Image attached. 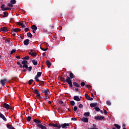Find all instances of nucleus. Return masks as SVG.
Listing matches in <instances>:
<instances>
[{
    "label": "nucleus",
    "instance_id": "nucleus-38",
    "mask_svg": "<svg viewBox=\"0 0 129 129\" xmlns=\"http://www.w3.org/2000/svg\"><path fill=\"white\" fill-rule=\"evenodd\" d=\"M1 9H2V11H4V9H5V5H2L1 6Z\"/></svg>",
    "mask_w": 129,
    "mask_h": 129
},
{
    "label": "nucleus",
    "instance_id": "nucleus-63",
    "mask_svg": "<svg viewBox=\"0 0 129 129\" xmlns=\"http://www.w3.org/2000/svg\"><path fill=\"white\" fill-rule=\"evenodd\" d=\"M50 28H51V29H54V26H50Z\"/></svg>",
    "mask_w": 129,
    "mask_h": 129
},
{
    "label": "nucleus",
    "instance_id": "nucleus-23",
    "mask_svg": "<svg viewBox=\"0 0 129 129\" xmlns=\"http://www.w3.org/2000/svg\"><path fill=\"white\" fill-rule=\"evenodd\" d=\"M44 92L45 93V96H47V95H48V94H49V92H50L48 90H44Z\"/></svg>",
    "mask_w": 129,
    "mask_h": 129
},
{
    "label": "nucleus",
    "instance_id": "nucleus-30",
    "mask_svg": "<svg viewBox=\"0 0 129 129\" xmlns=\"http://www.w3.org/2000/svg\"><path fill=\"white\" fill-rule=\"evenodd\" d=\"M27 37L29 38H32V34L30 32L27 33Z\"/></svg>",
    "mask_w": 129,
    "mask_h": 129
},
{
    "label": "nucleus",
    "instance_id": "nucleus-11",
    "mask_svg": "<svg viewBox=\"0 0 129 129\" xmlns=\"http://www.w3.org/2000/svg\"><path fill=\"white\" fill-rule=\"evenodd\" d=\"M74 100H76V101H80V100H81V99L79 98V96H75L74 97Z\"/></svg>",
    "mask_w": 129,
    "mask_h": 129
},
{
    "label": "nucleus",
    "instance_id": "nucleus-19",
    "mask_svg": "<svg viewBox=\"0 0 129 129\" xmlns=\"http://www.w3.org/2000/svg\"><path fill=\"white\" fill-rule=\"evenodd\" d=\"M31 29H32L33 30L37 31V26L36 25H33L31 26Z\"/></svg>",
    "mask_w": 129,
    "mask_h": 129
},
{
    "label": "nucleus",
    "instance_id": "nucleus-13",
    "mask_svg": "<svg viewBox=\"0 0 129 129\" xmlns=\"http://www.w3.org/2000/svg\"><path fill=\"white\" fill-rule=\"evenodd\" d=\"M1 31L2 32H8V28L4 27L1 29Z\"/></svg>",
    "mask_w": 129,
    "mask_h": 129
},
{
    "label": "nucleus",
    "instance_id": "nucleus-46",
    "mask_svg": "<svg viewBox=\"0 0 129 129\" xmlns=\"http://www.w3.org/2000/svg\"><path fill=\"white\" fill-rule=\"evenodd\" d=\"M36 94H37L36 95L37 97H40V95H41V94L40 93H39V92L37 93Z\"/></svg>",
    "mask_w": 129,
    "mask_h": 129
},
{
    "label": "nucleus",
    "instance_id": "nucleus-49",
    "mask_svg": "<svg viewBox=\"0 0 129 129\" xmlns=\"http://www.w3.org/2000/svg\"><path fill=\"white\" fill-rule=\"evenodd\" d=\"M81 86H84V85H85V83H84V82H82V83H81Z\"/></svg>",
    "mask_w": 129,
    "mask_h": 129
},
{
    "label": "nucleus",
    "instance_id": "nucleus-34",
    "mask_svg": "<svg viewBox=\"0 0 129 129\" xmlns=\"http://www.w3.org/2000/svg\"><path fill=\"white\" fill-rule=\"evenodd\" d=\"M31 56H33V57H36V56H37V53L32 52L31 53Z\"/></svg>",
    "mask_w": 129,
    "mask_h": 129
},
{
    "label": "nucleus",
    "instance_id": "nucleus-33",
    "mask_svg": "<svg viewBox=\"0 0 129 129\" xmlns=\"http://www.w3.org/2000/svg\"><path fill=\"white\" fill-rule=\"evenodd\" d=\"M94 108H95V110H96V111H100V109L97 107H95Z\"/></svg>",
    "mask_w": 129,
    "mask_h": 129
},
{
    "label": "nucleus",
    "instance_id": "nucleus-10",
    "mask_svg": "<svg viewBox=\"0 0 129 129\" xmlns=\"http://www.w3.org/2000/svg\"><path fill=\"white\" fill-rule=\"evenodd\" d=\"M81 120L83 121V122H88V118L87 117H83L81 118Z\"/></svg>",
    "mask_w": 129,
    "mask_h": 129
},
{
    "label": "nucleus",
    "instance_id": "nucleus-59",
    "mask_svg": "<svg viewBox=\"0 0 129 129\" xmlns=\"http://www.w3.org/2000/svg\"><path fill=\"white\" fill-rule=\"evenodd\" d=\"M72 120H76V118H72Z\"/></svg>",
    "mask_w": 129,
    "mask_h": 129
},
{
    "label": "nucleus",
    "instance_id": "nucleus-32",
    "mask_svg": "<svg viewBox=\"0 0 129 129\" xmlns=\"http://www.w3.org/2000/svg\"><path fill=\"white\" fill-rule=\"evenodd\" d=\"M23 68H26V69H28V68H29V67H28V65L27 64H23Z\"/></svg>",
    "mask_w": 129,
    "mask_h": 129
},
{
    "label": "nucleus",
    "instance_id": "nucleus-22",
    "mask_svg": "<svg viewBox=\"0 0 129 129\" xmlns=\"http://www.w3.org/2000/svg\"><path fill=\"white\" fill-rule=\"evenodd\" d=\"M29 59H30V56L28 55L22 58V60H29Z\"/></svg>",
    "mask_w": 129,
    "mask_h": 129
},
{
    "label": "nucleus",
    "instance_id": "nucleus-12",
    "mask_svg": "<svg viewBox=\"0 0 129 129\" xmlns=\"http://www.w3.org/2000/svg\"><path fill=\"white\" fill-rule=\"evenodd\" d=\"M0 117H1V118H3L5 120V121H7V118H6V116H5L4 114H2V113H0Z\"/></svg>",
    "mask_w": 129,
    "mask_h": 129
},
{
    "label": "nucleus",
    "instance_id": "nucleus-64",
    "mask_svg": "<svg viewBox=\"0 0 129 129\" xmlns=\"http://www.w3.org/2000/svg\"><path fill=\"white\" fill-rule=\"evenodd\" d=\"M36 30H33L32 33H36Z\"/></svg>",
    "mask_w": 129,
    "mask_h": 129
},
{
    "label": "nucleus",
    "instance_id": "nucleus-37",
    "mask_svg": "<svg viewBox=\"0 0 129 129\" xmlns=\"http://www.w3.org/2000/svg\"><path fill=\"white\" fill-rule=\"evenodd\" d=\"M31 119H32V117H31V116H28L27 117V121H31Z\"/></svg>",
    "mask_w": 129,
    "mask_h": 129
},
{
    "label": "nucleus",
    "instance_id": "nucleus-16",
    "mask_svg": "<svg viewBox=\"0 0 129 129\" xmlns=\"http://www.w3.org/2000/svg\"><path fill=\"white\" fill-rule=\"evenodd\" d=\"M46 65H47L48 68H50V67H51V62H50V61H49V60H47L46 61Z\"/></svg>",
    "mask_w": 129,
    "mask_h": 129
},
{
    "label": "nucleus",
    "instance_id": "nucleus-55",
    "mask_svg": "<svg viewBox=\"0 0 129 129\" xmlns=\"http://www.w3.org/2000/svg\"><path fill=\"white\" fill-rule=\"evenodd\" d=\"M86 87H87V88H89V87H91V85H86Z\"/></svg>",
    "mask_w": 129,
    "mask_h": 129
},
{
    "label": "nucleus",
    "instance_id": "nucleus-40",
    "mask_svg": "<svg viewBox=\"0 0 129 129\" xmlns=\"http://www.w3.org/2000/svg\"><path fill=\"white\" fill-rule=\"evenodd\" d=\"M28 83L29 84V85H31V84H32V83H33V80H30L29 81Z\"/></svg>",
    "mask_w": 129,
    "mask_h": 129
},
{
    "label": "nucleus",
    "instance_id": "nucleus-21",
    "mask_svg": "<svg viewBox=\"0 0 129 129\" xmlns=\"http://www.w3.org/2000/svg\"><path fill=\"white\" fill-rule=\"evenodd\" d=\"M4 15L3 16V18H6V17H8V16H9V13L7 12H4Z\"/></svg>",
    "mask_w": 129,
    "mask_h": 129
},
{
    "label": "nucleus",
    "instance_id": "nucleus-14",
    "mask_svg": "<svg viewBox=\"0 0 129 129\" xmlns=\"http://www.w3.org/2000/svg\"><path fill=\"white\" fill-rule=\"evenodd\" d=\"M38 127H40L41 129H47V127L43 125H42L41 124H38Z\"/></svg>",
    "mask_w": 129,
    "mask_h": 129
},
{
    "label": "nucleus",
    "instance_id": "nucleus-58",
    "mask_svg": "<svg viewBox=\"0 0 129 129\" xmlns=\"http://www.w3.org/2000/svg\"><path fill=\"white\" fill-rule=\"evenodd\" d=\"M48 126H52V123H49L48 124Z\"/></svg>",
    "mask_w": 129,
    "mask_h": 129
},
{
    "label": "nucleus",
    "instance_id": "nucleus-5",
    "mask_svg": "<svg viewBox=\"0 0 129 129\" xmlns=\"http://www.w3.org/2000/svg\"><path fill=\"white\" fill-rule=\"evenodd\" d=\"M52 126H53L54 127H57L58 129L61 128V125L57 123L55 124L54 123H52Z\"/></svg>",
    "mask_w": 129,
    "mask_h": 129
},
{
    "label": "nucleus",
    "instance_id": "nucleus-45",
    "mask_svg": "<svg viewBox=\"0 0 129 129\" xmlns=\"http://www.w3.org/2000/svg\"><path fill=\"white\" fill-rule=\"evenodd\" d=\"M9 10H11L10 8H5L4 11H9Z\"/></svg>",
    "mask_w": 129,
    "mask_h": 129
},
{
    "label": "nucleus",
    "instance_id": "nucleus-62",
    "mask_svg": "<svg viewBox=\"0 0 129 129\" xmlns=\"http://www.w3.org/2000/svg\"><path fill=\"white\" fill-rule=\"evenodd\" d=\"M19 66L20 68H22L23 67V66L22 65V64H20Z\"/></svg>",
    "mask_w": 129,
    "mask_h": 129
},
{
    "label": "nucleus",
    "instance_id": "nucleus-60",
    "mask_svg": "<svg viewBox=\"0 0 129 129\" xmlns=\"http://www.w3.org/2000/svg\"><path fill=\"white\" fill-rule=\"evenodd\" d=\"M123 129H126V128H125L124 126H125V125L123 124Z\"/></svg>",
    "mask_w": 129,
    "mask_h": 129
},
{
    "label": "nucleus",
    "instance_id": "nucleus-57",
    "mask_svg": "<svg viewBox=\"0 0 129 129\" xmlns=\"http://www.w3.org/2000/svg\"><path fill=\"white\" fill-rule=\"evenodd\" d=\"M104 113L105 114H106V113H107V111H106V110H104Z\"/></svg>",
    "mask_w": 129,
    "mask_h": 129
},
{
    "label": "nucleus",
    "instance_id": "nucleus-53",
    "mask_svg": "<svg viewBox=\"0 0 129 129\" xmlns=\"http://www.w3.org/2000/svg\"><path fill=\"white\" fill-rule=\"evenodd\" d=\"M21 27H22V28H25V24H24V23H22L21 25Z\"/></svg>",
    "mask_w": 129,
    "mask_h": 129
},
{
    "label": "nucleus",
    "instance_id": "nucleus-3",
    "mask_svg": "<svg viewBox=\"0 0 129 129\" xmlns=\"http://www.w3.org/2000/svg\"><path fill=\"white\" fill-rule=\"evenodd\" d=\"M104 119V116H96L95 117V119L97 120H102Z\"/></svg>",
    "mask_w": 129,
    "mask_h": 129
},
{
    "label": "nucleus",
    "instance_id": "nucleus-15",
    "mask_svg": "<svg viewBox=\"0 0 129 129\" xmlns=\"http://www.w3.org/2000/svg\"><path fill=\"white\" fill-rule=\"evenodd\" d=\"M29 42H30V40L26 39L24 41V44L25 45V46H28L29 45Z\"/></svg>",
    "mask_w": 129,
    "mask_h": 129
},
{
    "label": "nucleus",
    "instance_id": "nucleus-56",
    "mask_svg": "<svg viewBox=\"0 0 129 129\" xmlns=\"http://www.w3.org/2000/svg\"><path fill=\"white\" fill-rule=\"evenodd\" d=\"M28 31H29V29H28V28H26L25 29V32H28Z\"/></svg>",
    "mask_w": 129,
    "mask_h": 129
},
{
    "label": "nucleus",
    "instance_id": "nucleus-25",
    "mask_svg": "<svg viewBox=\"0 0 129 129\" xmlns=\"http://www.w3.org/2000/svg\"><path fill=\"white\" fill-rule=\"evenodd\" d=\"M73 84L75 86H76V87H80V85L79 84H78V83H76V82H74Z\"/></svg>",
    "mask_w": 129,
    "mask_h": 129
},
{
    "label": "nucleus",
    "instance_id": "nucleus-24",
    "mask_svg": "<svg viewBox=\"0 0 129 129\" xmlns=\"http://www.w3.org/2000/svg\"><path fill=\"white\" fill-rule=\"evenodd\" d=\"M28 64V61L27 60H23L22 61V65H27Z\"/></svg>",
    "mask_w": 129,
    "mask_h": 129
},
{
    "label": "nucleus",
    "instance_id": "nucleus-17",
    "mask_svg": "<svg viewBox=\"0 0 129 129\" xmlns=\"http://www.w3.org/2000/svg\"><path fill=\"white\" fill-rule=\"evenodd\" d=\"M90 106L91 107H95V106H97V103H91Z\"/></svg>",
    "mask_w": 129,
    "mask_h": 129
},
{
    "label": "nucleus",
    "instance_id": "nucleus-9",
    "mask_svg": "<svg viewBox=\"0 0 129 129\" xmlns=\"http://www.w3.org/2000/svg\"><path fill=\"white\" fill-rule=\"evenodd\" d=\"M33 121L34 122H35V123L37 124V126H38V124H40L41 123V121L40 120H37V119H35L33 120Z\"/></svg>",
    "mask_w": 129,
    "mask_h": 129
},
{
    "label": "nucleus",
    "instance_id": "nucleus-4",
    "mask_svg": "<svg viewBox=\"0 0 129 129\" xmlns=\"http://www.w3.org/2000/svg\"><path fill=\"white\" fill-rule=\"evenodd\" d=\"M4 107L7 109H12V106L7 103H4Z\"/></svg>",
    "mask_w": 129,
    "mask_h": 129
},
{
    "label": "nucleus",
    "instance_id": "nucleus-18",
    "mask_svg": "<svg viewBox=\"0 0 129 129\" xmlns=\"http://www.w3.org/2000/svg\"><path fill=\"white\" fill-rule=\"evenodd\" d=\"M32 63H33V65H34L35 66H36L38 64V62L36 60H32Z\"/></svg>",
    "mask_w": 129,
    "mask_h": 129
},
{
    "label": "nucleus",
    "instance_id": "nucleus-35",
    "mask_svg": "<svg viewBox=\"0 0 129 129\" xmlns=\"http://www.w3.org/2000/svg\"><path fill=\"white\" fill-rule=\"evenodd\" d=\"M71 105H72L73 106L75 105V102H74V101H71Z\"/></svg>",
    "mask_w": 129,
    "mask_h": 129
},
{
    "label": "nucleus",
    "instance_id": "nucleus-2",
    "mask_svg": "<svg viewBox=\"0 0 129 129\" xmlns=\"http://www.w3.org/2000/svg\"><path fill=\"white\" fill-rule=\"evenodd\" d=\"M41 75H42V73L41 72L37 73V75L35 77V79L36 82H39V81H40V80H39V78L41 77Z\"/></svg>",
    "mask_w": 129,
    "mask_h": 129
},
{
    "label": "nucleus",
    "instance_id": "nucleus-42",
    "mask_svg": "<svg viewBox=\"0 0 129 129\" xmlns=\"http://www.w3.org/2000/svg\"><path fill=\"white\" fill-rule=\"evenodd\" d=\"M8 7H10V8H13V7H14V5H13V4H8Z\"/></svg>",
    "mask_w": 129,
    "mask_h": 129
},
{
    "label": "nucleus",
    "instance_id": "nucleus-27",
    "mask_svg": "<svg viewBox=\"0 0 129 129\" xmlns=\"http://www.w3.org/2000/svg\"><path fill=\"white\" fill-rule=\"evenodd\" d=\"M7 126L9 129H14V127L10 124H7Z\"/></svg>",
    "mask_w": 129,
    "mask_h": 129
},
{
    "label": "nucleus",
    "instance_id": "nucleus-43",
    "mask_svg": "<svg viewBox=\"0 0 129 129\" xmlns=\"http://www.w3.org/2000/svg\"><path fill=\"white\" fill-rule=\"evenodd\" d=\"M40 48L41 49V50L42 51H47V50H48V48H43L42 47H40Z\"/></svg>",
    "mask_w": 129,
    "mask_h": 129
},
{
    "label": "nucleus",
    "instance_id": "nucleus-31",
    "mask_svg": "<svg viewBox=\"0 0 129 129\" xmlns=\"http://www.w3.org/2000/svg\"><path fill=\"white\" fill-rule=\"evenodd\" d=\"M38 82H39V84H40L41 86H43V85H44V82L39 80Z\"/></svg>",
    "mask_w": 129,
    "mask_h": 129
},
{
    "label": "nucleus",
    "instance_id": "nucleus-61",
    "mask_svg": "<svg viewBox=\"0 0 129 129\" xmlns=\"http://www.w3.org/2000/svg\"><path fill=\"white\" fill-rule=\"evenodd\" d=\"M16 58H17V59H20V56H16Z\"/></svg>",
    "mask_w": 129,
    "mask_h": 129
},
{
    "label": "nucleus",
    "instance_id": "nucleus-36",
    "mask_svg": "<svg viewBox=\"0 0 129 129\" xmlns=\"http://www.w3.org/2000/svg\"><path fill=\"white\" fill-rule=\"evenodd\" d=\"M11 4H13V5H15V4H16V0H11Z\"/></svg>",
    "mask_w": 129,
    "mask_h": 129
},
{
    "label": "nucleus",
    "instance_id": "nucleus-7",
    "mask_svg": "<svg viewBox=\"0 0 129 129\" xmlns=\"http://www.w3.org/2000/svg\"><path fill=\"white\" fill-rule=\"evenodd\" d=\"M86 99H87V100H90L91 101L93 100V98L90 97V96H89V95H88V94H86L85 95Z\"/></svg>",
    "mask_w": 129,
    "mask_h": 129
},
{
    "label": "nucleus",
    "instance_id": "nucleus-50",
    "mask_svg": "<svg viewBox=\"0 0 129 129\" xmlns=\"http://www.w3.org/2000/svg\"><path fill=\"white\" fill-rule=\"evenodd\" d=\"M59 104H63V101L62 100L59 101Z\"/></svg>",
    "mask_w": 129,
    "mask_h": 129
},
{
    "label": "nucleus",
    "instance_id": "nucleus-48",
    "mask_svg": "<svg viewBox=\"0 0 129 129\" xmlns=\"http://www.w3.org/2000/svg\"><path fill=\"white\" fill-rule=\"evenodd\" d=\"M79 108H82L83 107V104H80L79 106Z\"/></svg>",
    "mask_w": 129,
    "mask_h": 129
},
{
    "label": "nucleus",
    "instance_id": "nucleus-1",
    "mask_svg": "<svg viewBox=\"0 0 129 129\" xmlns=\"http://www.w3.org/2000/svg\"><path fill=\"white\" fill-rule=\"evenodd\" d=\"M66 82H67V83L69 84L70 87H72V86H73V85H72V81H71V79L70 78V77H68L67 78Z\"/></svg>",
    "mask_w": 129,
    "mask_h": 129
},
{
    "label": "nucleus",
    "instance_id": "nucleus-41",
    "mask_svg": "<svg viewBox=\"0 0 129 129\" xmlns=\"http://www.w3.org/2000/svg\"><path fill=\"white\" fill-rule=\"evenodd\" d=\"M38 92H39V91H38V90L37 89H35L34 90V93H35L36 94H37V93H38Z\"/></svg>",
    "mask_w": 129,
    "mask_h": 129
},
{
    "label": "nucleus",
    "instance_id": "nucleus-20",
    "mask_svg": "<svg viewBox=\"0 0 129 129\" xmlns=\"http://www.w3.org/2000/svg\"><path fill=\"white\" fill-rule=\"evenodd\" d=\"M20 31H21V29L19 28H15L13 29L12 32H16V33H17V32H20Z\"/></svg>",
    "mask_w": 129,
    "mask_h": 129
},
{
    "label": "nucleus",
    "instance_id": "nucleus-47",
    "mask_svg": "<svg viewBox=\"0 0 129 129\" xmlns=\"http://www.w3.org/2000/svg\"><path fill=\"white\" fill-rule=\"evenodd\" d=\"M74 111H76L77 110V106H75L74 107Z\"/></svg>",
    "mask_w": 129,
    "mask_h": 129
},
{
    "label": "nucleus",
    "instance_id": "nucleus-28",
    "mask_svg": "<svg viewBox=\"0 0 129 129\" xmlns=\"http://www.w3.org/2000/svg\"><path fill=\"white\" fill-rule=\"evenodd\" d=\"M115 127H116L117 129L120 128V125L117 124H114Z\"/></svg>",
    "mask_w": 129,
    "mask_h": 129
},
{
    "label": "nucleus",
    "instance_id": "nucleus-51",
    "mask_svg": "<svg viewBox=\"0 0 129 129\" xmlns=\"http://www.w3.org/2000/svg\"><path fill=\"white\" fill-rule=\"evenodd\" d=\"M61 81H63V82H66V81H65V79L64 78H61Z\"/></svg>",
    "mask_w": 129,
    "mask_h": 129
},
{
    "label": "nucleus",
    "instance_id": "nucleus-6",
    "mask_svg": "<svg viewBox=\"0 0 129 129\" xmlns=\"http://www.w3.org/2000/svg\"><path fill=\"white\" fill-rule=\"evenodd\" d=\"M60 125V127L61 126L62 127V128H67V126H69V123H64V124H62L61 125Z\"/></svg>",
    "mask_w": 129,
    "mask_h": 129
},
{
    "label": "nucleus",
    "instance_id": "nucleus-39",
    "mask_svg": "<svg viewBox=\"0 0 129 129\" xmlns=\"http://www.w3.org/2000/svg\"><path fill=\"white\" fill-rule=\"evenodd\" d=\"M106 103L107 105H111V103L109 101H107Z\"/></svg>",
    "mask_w": 129,
    "mask_h": 129
},
{
    "label": "nucleus",
    "instance_id": "nucleus-44",
    "mask_svg": "<svg viewBox=\"0 0 129 129\" xmlns=\"http://www.w3.org/2000/svg\"><path fill=\"white\" fill-rule=\"evenodd\" d=\"M15 52H16V49H13L11 52V54H13Z\"/></svg>",
    "mask_w": 129,
    "mask_h": 129
},
{
    "label": "nucleus",
    "instance_id": "nucleus-54",
    "mask_svg": "<svg viewBox=\"0 0 129 129\" xmlns=\"http://www.w3.org/2000/svg\"><path fill=\"white\" fill-rule=\"evenodd\" d=\"M23 24V23H21V22H19L18 23V25H19V26H22V24Z\"/></svg>",
    "mask_w": 129,
    "mask_h": 129
},
{
    "label": "nucleus",
    "instance_id": "nucleus-29",
    "mask_svg": "<svg viewBox=\"0 0 129 129\" xmlns=\"http://www.w3.org/2000/svg\"><path fill=\"white\" fill-rule=\"evenodd\" d=\"M70 78H71V79L74 78V76H73V73H70Z\"/></svg>",
    "mask_w": 129,
    "mask_h": 129
},
{
    "label": "nucleus",
    "instance_id": "nucleus-52",
    "mask_svg": "<svg viewBox=\"0 0 129 129\" xmlns=\"http://www.w3.org/2000/svg\"><path fill=\"white\" fill-rule=\"evenodd\" d=\"M28 70H29V71H31L32 70V67H29L28 68Z\"/></svg>",
    "mask_w": 129,
    "mask_h": 129
},
{
    "label": "nucleus",
    "instance_id": "nucleus-26",
    "mask_svg": "<svg viewBox=\"0 0 129 129\" xmlns=\"http://www.w3.org/2000/svg\"><path fill=\"white\" fill-rule=\"evenodd\" d=\"M90 114V113H89V112H85L84 113V115L85 116H86V117H88V116H89V115Z\"/></svg>",
    "mask_w": 129,
    "mask_h": 129
},
{
    "label": "nucleus",
    "instance_id": "nucleus-8",
    "mask_svg": "<svg viewBox=\"0 0 129 129\" xmlns=\"http://www.w3.org/2000/svg\"><path fill=\"white\" fill-rule=\"evenodd\" d=\"M6 82H7V79H5L1 80V83L2 86H5V85L6 84Z\"/></svg>",
    "mask_w": 129,
    "mask_h": 129
}]
</instances>
